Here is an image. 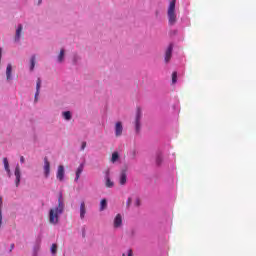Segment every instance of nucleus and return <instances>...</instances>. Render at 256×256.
Here are the masks:
<instances>
[{
	"label": "nucleus",
	"instance_id": "1",
	"mask_svg": "<svg viewBox=\"0 0 256 256\" xmlns=\"http://www.w3.org/2000/svg\"><path fill=\"white\" fill-rule=\"evenodd\" d=\"M65 211V203L63 202V194L60 193L58 198V206L50 209L49 211V223L51 225H57L59 223V216L63 215Z\"/></svg>",
	"mask_w": 256,
	"mask_h": 256
},
{
	"label": "nucleus",
	"instance_id": "2",
	"mask_svg": "<svg viewBox=\"0 0 256 256\" xmlns=\"http://www.w3.org/2000/svg\"><path fill=\"white\" fill-rule=\"evenodd\" d=\"M177 3V0H172L168 7V23L169 25H175L177 23V14L175 13V4Z\"/></svg>",
	"mask_w": 256,
	"mask_h": 256
},
{
	"label": "nucleus",
	"instance_id": "3",
	"mask_svg": "<svg viewBox=\"0 0 256 256\" xmlns=\"http://www.w3.org/2000/svg\"><path fill=\"white\" fill-rule=\"evenodd\" d=\"M142 117H143V112L141 111V107H137L136 119H135V127H136L137 133H139V131H141V118Z\"/></svg>",
	"mask_w": 256,
	"mask_h": 256
},
{
	"label": "nucleus",
	"instance_id": "4",
	"mask_svg": "<svg viewBox=\"0 0 256 256\" xmlns=\"http://www.w3.org/2000/svg\"><path fill=\"white\" fill-rule=\"evenodd\" d=\"M51 173V163L47 157L44 158V175L47 179Z\"/></svg>",
	"mask_w": 256,
	"mask_h": 256
},
{
	"label": "nucleus",
	"instance_id": "5",
	"mask_svg": "<svg viewBox=\"0 0 256 256\" xmlns=\"http://www.w3.org/2000/svg\"><path fill=\"white\" fill-rule=\"evenodd\" d=\"M173 55V44H170L165 52V62L169 63V61H171V57Z\"/></svg>",
	"mask_w": 256,
	"mask_h": 256
},
{
	"label": "nucleus",
	"instance_id": "6",
	"mask_svg": "<svg viewBox=\"0 0 256 256\" xmlns=\"http://www.w3.org/2000/svg\"><path fill=\"white\" fill-rule=\"evenodd\" d=\"M56 177L59 181L65 179V167L63 165L58 166Z\"/></svg>",
	"mask_w": 256,
	"mask_h": 256
},
{
	"label": "nucleus",
	"instance_id": "7",
	"mask_svg": "<svg viewBox=\"0 0 256 256\" xmlns=\"http://www.w3.org/2000/svg\"><path fill=\"white\" fill-rule=\"evenodd\" d=\"M115 135L116 137L123 135V124L121 122H116L115 124Z\"/></svg>",
	"mask_w": 256,
	"mask_h": 256
},
{
	"label": "nucleus",
	"instance_id": "8",
	"mask_svg": "<svg viewBox=\"0 0 256 256\" xmlns=\"http://www.w3.org/2000/svg\"><path fill=\"white\" fill-rule=\"evenodd\" d=\"M14 175L16 177V187H19V183H21V169L19 168V166H16Z\"/></svg>",
	"mask_w": 256,
	"mask_h": 256
},
{
	"label": "nucleus",
	"instance_id": "9",
	"mask_svg": "<svg viewBox=\"0 0 256 256\" xmlns=\"http://www.w3.org/2000/svg\"><path fill=\"white\" fill-rule=\"evenodd\" d=\"M123 225V218L121 217V214H117L114 218V227L115 229H119Z\"/></svg>",
	"mask_w": 256,
	"mask_h": 256
},
{
	"label": "nucleus",
	"instance_id": "10",
	"mask_svg": "<svg viewBox=\"0 0 256 256\" xmlns=\"http://www.w3.org/2000/svg\"><path fill=\"white\" fill-rule=\"evenodd\" d=\"M105 179H106L105 185L108 189H111L112 187L115 186V183L111 181V178L109 177V170L106 171Z\"/></svg>",
	"mask_w": 256,
	"mask_h": 256
},
{
	"label": "nucleus",
	"instance_id": "11",
	"mask_svg": "<svg viewBox=\"0 0 256 256\" xmlns=\"http://www.w3.org/2000/svg\"><path fill=\"white\" fill-rule=\"evenodd\" d=\"M120 185H125L127 183V172L122 170L119 177Z\"/></svg>",
	"mask_w": 256,
	"mask_h": 256
},
{
	"label": "nucleus",
	"instance_id": "12",
	"mask_svg": "<svg viewBox=\"0 0 256 256\" xmlns=\"http://www.w3.org/2000/svg\"><path fill=\"white\" fill-rule=\"evenodd\" d=\"M87 214V208L85 206V202H81L80 204V219H85V215Z\"/></svg>",
	"mask_w": 256,
	"mask_h": 256
},
{
	"label": "nucleus",
	"instance_id": "13",
	"mask_svg": "<svg viewBox=\"0 0 256 256\" xmlns=\"http://www.w3.org/2000/svg\"><path fill=\"white\" fill-rule=\"evenodd\" d=\"M41 90V78H38L37 79V82H36V93H35V99L34 101L37 102L38 100V97H39V91Z\"/></svg>",
	"mask_w": 256,
	"mask_h": 256
},
{
	"label": "nucleus",
	"instance_id": "14",
	"mask_svg": "<svg viewBox=\"0 0 256 256\" xmlns=\"http://www.w3.org/2000/svg\"><path fill=\"white\" fill-rule=\"evenodd\" d=\"M21 33H23V25L19 24L16 29L15 41H19V39H21Z\"/></svg>",
	"mask_w": 256,
	"mask_h": 256
},
{
	"label": "nucleus",
	"instance_id": "15",
	"mask_svg": "<svg viewBox=\"0 0 256 256\" xmlns=\"http://www.w3.org/2000/svg\"><path fill=\"white\" fill-rule=\"evenodd\" d=\"M85 167V164H80L79 167L76 170V178L75 181H79V178L81 177V173H83V169Z\"/></svg>",
	"mask_w": 256,
	"mask_h": 256
},
{
	"label": "nucleus",
	"instance_id": "16",
	"mask_svg": "<svg viewBox=\"0 0 256 256\" xmlns=\"http://www.w3.org/2000/svg\"><path fill=\"white\" fill-rule=\"evenodd\" d=\"M12 71H13V66H11V64H8L7 68H6V79H7V81H9L11 79Z\"/></svg>",
	"mask_w": 256,
	"mask_h": 256
},
{
	"label": "nucleus",
	"instance_id": "17",
	"mask_svg": "<svg viewBox=\"0 0 256 256\" xmlns=\"http://www.w3.org/2000/svg\"><path fill=\"white\" fill-rule=\"evenodd\" d=\"M3 225V198L0 197V227Z\"/></svg>",
	"mask_w": 256,
	"mask_h": 256
},
{
	"label": "nucleus",
	"instance_id": "18",
	"mask_svg": "<svg viewBox=\"0 0 256 256\" xmlns=\"http://www.w3.org/2000/svg\"><path fill=\"white\" fill-rule=\"evenodd\" d=\"M4 169L8 172V175L11 173V169L9 168V160L7 158H3Z\"/></svg>",
	"mask_w": 256,
	"mask_h": 256
},
{
	"label": "nucleus",
	"instance_id": "19",
	"mask_svg": "<svg viewBox=\"0 0 256 256\" xmlns=\"http://www.w3.org/2000/svg\"><path fill=\"white\" fill-rule=\"evenodd\" d=\"M63 59H65V49L60 50V54L58 55V62L63 63Z\"/></svg>",
	"mask_w": 256,
	"mask_h": 256
},
{
	"label": "nucleus",
	"instance_id": "20",
	"mask_svg": "<svg viewBox=\"0 0 256 256\" xmlns=\"http://www.w3.org/2000/svg\"><path fill=\"white\" fill-rule=\"evenodd\" d=\"M117 161H119V152H113L112 158H111V163H117Z\"/></svg>",
	"mask_w": 256,
	"mask_h": 256
},
{
	"label": "nucleus",
	"instance_id": "21",
	"mask_svg": "<svg viewBox=\"0 0 256 256\" xmlns=\"http://www.w3.org/2000/svg\"><path fill=\"white\" fill-rule=\"evenodd\" d=\"M105 209H107V200L102 199L100 202V211H105Z\"/></svg>",
	"mask_w": 256,
	"mask_h": 256
},
{
	"label": "nucleus",
	"instance_id": "22",
	"mask_svg": "<svg viewBox=\"0 0 256 256\" xmlns=\"http://www.w3.org/2000/svg\"><path fill=\"white\" fill-rule=\"evenodd\" d=\"M64 119H66V121H71V112L69 111H65L62 113Z\"/></svg>",
	"mask_w": 256,
	"mask_h": 256
},
{
	"label": "nucleus",
	"instance_id": "23",
	"mask_svg": "<svg viewBox=\"0 0 256 256\" xmlns=\"http://www.w3.org/2000/svg\"><path fill=\"white\" fill-rule=\"evenodd\" d=\"M30 63V71H33L35 69V56L31 57Z\"/></svg>",
	"mask_w": 256,
	"mask_h": 256
},
{
	"label": "nucleus",
	"instance_id": "24",
	"mask_svg": "<svg viewBox=\"0 0 256 256\" xmlns=\"http://www.w3.org/2000/svg\"><path fill=\"white\" fill-rule=\"evenodd\" d=\"M161 163H163V156L158 155L156 158V164L161 165Z\"/></svg>",
	"mask_w": 256,
	"mask_h": 256
},
{
	"label": "nucleus",
	"instance_id": "25",
	"mask_svg": "<svg viewBox=\"0 0 256 256\" xmlns=\"http://www.w3.org/2000/svg\"><path fill=\"white\" fill-rule=\"evenodd\" d=\"M172 83L173 84L177 83V72L172 73Z\"/></svg>",
	"mask_w": 256,
	"mask_h": 256
},
{
	"label": "nucleus",
	"instance_id": "26",
	"mask_svg": "<svg viewBox=\"0 0 256 256\" xmlns=\"http://www.w3.org/2000/svg\"><path fill=\"white\" fill-rule=\"evenodd\" d=\"M51 253H52L53 255H55V253H57V244H52Z\"/></svg>",
	"mask_w": 256,
	"mask_h": 256
},
{
	"label": "nucleus",
	"instance_id": "27",
	"mask_svg": "<svg viewBox=\"0 0 256 256\" xmlns=\"http://www.w3.org/2000/svg\"><path fill=\"white\" fill-rule=\"evenodd\" d=\"M122 256H133V250L132 249L127 250V253H123Z\"/></svg>",
	"mask_w": 256,
	"mask_h": 256
},
{
	"label": "nucleus",
	"instance_id": "28",
	"mask_svg": "<svg viewBox=\"0 0 256 256\" xmlns=\"http://www.w3.org/2000/svg\"><path fill=\"white\" fill-rule=\"evenodd\" d=\"M131 203H132V199L128 198V200L126 202L127 207H131Z\"/></svg>",
	"mask_w": 256,
	"mask_h": 256
},
{
	"label": "nucleus",
	"instance_id": "29",
	"mask_svg": "<svg viewBox=\"0 0 256 256\" xmlns=\"http://www.w3.org/2000/svg\"><path fill=\"white\" fill-rule=\"evenodd\" d=\"M135 205H136V207H139L141 205V200L140 199H136Z\"/></svg>",
	"mask_w": 256,
	"mask_h": 256
},
{
	"label": "nucleus",
	"instance_id": "30",
	"mask_svg": "<svg viewBox=\"0 0 256 256\" xmlns=\"http://www.w3.org/2000/svg\"><path fill=\"white\" fill-rule=\"evenodd\" d=\"M85 147H87V142H82L81 150H85Z\"/></svg>",
	"mask_w": 256,
	"mask_h": 256
},
{
	"label": "nucleus",
	"instance_id": "31",
	"mask_svg": "<svg viewBox=\"0 0 256 256\" xmlns=\"http://www.w3.org/2000/svg\"><path fill=\"white\" fill-rule=\"evenodd\" d=\"M20 162H21V163H25V157L21 156V157H20Z\"/></svg>",
	"mask_w": 256,
	"mask_h": 256
},
{
	"label": "nucleus",
	"instance_id": "32",
	"mask_svg": "<svg viewBox=\"0 0 256 256\" xmlns=\"http://www.w3.org/2000/svg\"><path fill=\"white\" fill-rule=\"evenodd\" d=\"M15 248V244H11V249H14Z\"/></svg>",
	"mask_w": 256,
	"mask_h": 256
},
{
	"label": "nucleus",
	"instance_id": "33",
	"mask_svg": "<svg viewBox=\"0 0 256 256\" xmlns=\"http://www.w3.org/2000/svg\"><path fill=\"white\" fill-rule=\"evenodd\" d=\"M42 1H43V0H39V2H38V3H39V5H41V2H42Z\"/></svg>",
	"mask_w": 256,
	"mask_h": 256
}]
</instances>
